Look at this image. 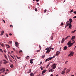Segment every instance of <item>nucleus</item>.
Here are the masks:
<instances>
[{
  "label": "nucleus",
  "instance_id": "f8f14e48",
  "mask_svg": "<svg viewBox=\"0 0 76 76\" xmlns=\"http://www.w3.org/2000/svg\"><path fill=\"white\" fill-rule=\"evenodd\" d=\"M47 72V70L45 69L44 70H43V71H42V74H43V73H45V72Z\"/></svg>",
  "mask_w": 76,
  "mask_h": 76
},
{
  "label": "nucleus",
  "instance_id": "f3484780",
  "mask_svg": "<svg viewBox=\"0 0 76 76\" xmlns=\"http://www.w3.org/2000/svg\"><path fill=\"white\" fill-rule=\"evenodd\" d=\"M64 42V39L63 38L61 41V43H63Z\"/></svg>",
  "mask_w": 76,
  "mask_h": 76
},
{
  "label": "nucleus",
  "instance_id": "423d86ee",
  "mask_svg": "<svg viewBox=\"0 0 76 76\" xmlns=\"http://www.w3.org/2000/svg\"><path fill=\"white\" fill-rule=\"evenodd\" d=\"M5 71V69L4 68H2V69H0V72H4Z\"/></svg>",
  "mask_w": 76,
  "mask_h": 76
},
{
  "label": "nucleus",
  "instance_id": "37998d69",
  "mask_svg": "<svg viewBox=\"0 0 76 76\" xmlns=\"http://www.w3.org/2000/svg\"><path fill=\"white\" fill-rule=\"evenodd\" d=\"M50 48L51 50H54V48Z\"/></svg>",
  "mask_w": 76,
  "mask_h": 76
},
{
  "label": "nucleus",
  "instance_id": "20e7f679",
  "mask_svg": "<svg viewBox=\"0 0 76 76\" xmlns=\"http://www.w3.org/2000/svg\"><path fill=\"white\" fill-rule=\"evenodd\" d=\"M73 54H74V52H71L68 55V56H70V57H71V56H73Z\"/></svg>",
  "mask_w": 76,
  "mask_h": 76
},
{
  "label": "nucleus",
  "instance_id": "bf43d9fd",
  "mask_svg": "<svg viewBox=\"0 0 76 76\" xmlns=\"http://www.w3.org/2000/svg\"><path fill=\"white\" fill-rule=\"evenodd\" d=\"M51 70L50 69L49 70V72H51Z\"/></svg>",
  "mask_w": 76,
  "mask_h": 76
},
{
  "label": "nucleus",
  "instance_id": "09e8293b",
  "mask_svg": "<svg viewBox=\"0 0 76 76\" xmlns=\"http://www.w3.org/2000/svg\"><path fill=\"white\" fill-rule=\"evenodd\" d=\"M73 19H75V18H76V16H74L73 17Z\"/></svg>",
  "mask_w": 76,
  "mask_h": 76
},
{
  "label": "nucleus",
  "instance_id": "774afa93",
  "mask_svg": "<svg viewBox=\"0 0 76 76\" xmlns=\"http://www.w3.org/2000/svg\"><path fill=\"white\" fill-rule=\"evenodd\" d=\"M8 54H10V52H8Z\"/></svg>",
  "mask_w": 76,
  "mask_h": 76
},
{
  "label": "nucleus",
  "instance_id": "a878e982",
  "mask_svg": "<svg viewBox=\"0 0 76 76\" xmlns=\"http://www.w3.org/2000/svg\"><path fill=\"white\" fill-rule=\"evenodd\" d=\"M75 32H76V30H75L74 31H72L71 33L72 34H73V33H75Z\"/></svg>",
  "mask_w": 76,
  "mask_h": 76
},
{
  "label": "nucleus",
  "instance_id": "a19ab883",
  "mask_svg": "<svg viewBox=\"0 0 76 76\" xmlns=\"http://www.w3.org/2000/svg\"><path fill=\"white\" fill-rule=\"evenodd\" d=\"M15 44H18V42H15Z\"/></svg>",
  "mask_w": 76,
  "mask_h": 76
},
{
  "label": "nucleus",
  "instance_id": "79ce46f5",
  "mask_svg": "<svg viewBox=\"0 0 76 76\" xmlns=\"http://www.w3.org/2000/svg\"><path fill=\"white\" fill-rule=\"evenodd\" d=\"M10 56H11V57H12V58L14 59V57H13V56H12V55H10Z\"/></svg>",
  "mask_w": 76,
  "mask_h": 76
},
{
  "label": "nucleus",
  "instance_id": "473e14b6",
  "mask_svg": "<svg viewBox=\"0 0 76 76\" xmlns=\"http://www.w3.org/2000/svg\"><path fill=\"white\" fill-rule=\"evenodd\" d=\"M67 69V68H65L64 69V71H66V69Z\"/></svg>",
  "mask_w": 76,
  "mask_h": 76
},
{
  "label": "nucleus",
  "instance_id": "13d9d810",
  "mask_svg": "<svg viewBox=\"0 0 76 76\" xmlns=\"http://www.w3.org/2000/svg\"><path fill=\"white\" fill-rule=\"evenodd\" d=\"M67 62H68L67 61H66L65 62V63L66 64V63H67Z\"/></svg>",
  "mask_w": 76,
  "mask_h": 76
},
{
  "label": "nucleus",
  "instance_id": "c85d7f7f",
  "mask_svg": "<svg viewBox=\"0 0 76 76\" xmlns=\"http://www.w3.org/2000/svg\"><path fill=\"white\" fill-rule=\"evenodd\" d=\"M45 55H44L42 57V58H44V57H45Z\"/></svg>",
  "mask_w": 76,
  "mask_h": 76
},
{
  "label": "nucleus",
  "instance_id": "b1692460",
  "mask_svg": "<svg viewBox=\"0 0 76 76\" xmlns=\"http://www.w3.org/2000/svg\"><path fill=\"white\" fill-rule=\"evenodd\" d=\"M7 63V61H5V62H3L4 64H6Z\"/></svg>",
  "mask_w": 76,
  "mask_h": 76
},
{
  "label": "nucleus",
  "instance_id": "ea45409f",
  "mask_svg": "<svg viewBox=\"0 0 76 76\" xmlns=\"http://www.w3.org/2000/svg\"><path fill=\"white\" fill-rule=\"evenodd\" d=\"M2 20L3 21H4V23H6V22H5V21L3 19Z\"/></svg>",
  "mask_w": 76,
  "mask_h": 76
},
{
  "label": "nucleus",
  "instance_id": "4c0bfd02",
  "mask_svg": "<svg viewBox=\"0 0 76 76\" xmlns=\"http://www.w3.org/2000/svg\"><path fill=\"white\" fill-rule=\"evenodd\" d=\"M26 58L27 59H28L29 58V56H27V57H26Z\"/></svg>",
  "mask_w": 76,
  "mask_h": 76
},
{
  "label": "nucleus",
  "instance_id": "680f3d73",
  "mask_svg": "<svg viewBox=\"0 0 76 76\" xmlns=\"http://www.w3.org/2000/svg\"><path fill=\"white\" fill-rule=\"evenodd\" d=\"M52 35H54V33H53L52 34Z\"/></svg>",
  "mask_w": 76,
  "mask_h": 76
},
{
  "label": "nucleus",
  "instance_id": "338daca9",
  "mask_svg": "<svg viewBox=\"0 0 76 76\" xmlns=\"http://www.w3.org/2000/svg\"><path fill=\"white\" fill-rule=\"evenodd\" d=\"M10 61L11 62H12V61H12V60H10Z\"/></svg>",
  "mask_w": 76,
  "mask_h": 76
},
{
  "label": "nucleus",
  "instance_id": "ddd939ff",
  "mask_svg": "<svg viewBox=\"0 0 76 76\" xmlns=\"http://www.w3.org/2000/svg\"><path fill=\"white\" fill-rule=\"evenodd\" d=\"M65 73H66V72H65V71L63 70L61 73V74L62 75H64V74H65Z\"/></svg>",
  "mask_w": 76,
  "mask_h": 76
},
{
  "label": "nucleus",
  "instance_id": "5701e85b",
  "mask_svg": "<svg viewBox=\"0 0 76 76\" xmlns=\"http://www.w3.org/2000/svg\"><path fill=\"white\" fill-rule=\"evenodd\" d=\"M10 67L11 68H13V64H12L11 66H10Z\"/></svg>",
  "mask_w": 76,
  "mask_h": 76
},
{
  "label": "nucleus",
  "instance_id": "6e6d98bb",
  "mask_svg": "<svg viewBox=\"0 0 76 76\" xmlns=\"http://www.w3.org/2000/svg\"><path fill=\"white\" fill-rule=\"evenodd\" d=\"M39 48H41V46H40V45H39Z\"/></svg>",
  "mask_w": 76,
  "mask_h": 76
},
{
  "label": "nucleus",
  "instance_id": "58836bf2",
  "mask_svg": "<svg viewBox=\"0 0 76 76\" xmlns=\"http://www.w3.org/2000/svg\"><path fill=\"white\" fill-rule=\"evenodd\" d=\"M40 68L41 69V70H43V68H42V66H41Z\"/></svg>",
  "mask_w": 76,
  "mask_h": 76
},
{
  "label": "nucleus",
  "instance_id": "7ed1b4c3",
  "mask_svg": "<svg viewBox=\"0 0 76 76\" xmlns=\"http://www.w3.org/2000/svg\"><path fill=\"white\" fill-rule=\"evenodd\" d=\"M56 64H54L52 65V69H55L56 68Z\"/></svg>",
  "mask_w": 76,
  "mask_h": 76
},
{
  "label": "nucleus",
  "instance_id": "69168bd1",
  "mask_svg": "<svg viewBox=\"0 0 76 76\" xmlns=\"http://www.w3.org/2000/svg\"><path fill=\"white\" fill-rule=\"evenodd\" d=\"M49 66V64L47 66V67H48Z\"/></svg>",
  "mask_w": 76,
  "mask_h": 76
},
{
  "label": "nucleus",
  "instance_id": "4468645a",
  "mask_svg": "<svg viewBox=\"0 0 76 76\" xmlns=\"http://www.w3.org/2000/svg\"><path fill=\"white\" fill-rule=\"evenodd\" d=\"M67 48V46H65L64 47V50H66Z\"/></svg>",
  "mask_w": 76,
  "mask_h": 76
},
{
  "label": "nucleus",
  "instance_id": "e433bc0d",
  "mask_svg": "<svg viewBox=\"0 0 76 76\" xmlns=\"http://www.w3.org/2000/svg\"><path fill=\"white\" fill-rule=\"evenodd\" d=\"M6 37H9V35H8V34H6Z\"/></svg>",
  "mask_w": 76,
  "mask_h": 76
},
{
  "label": "nucleus",
  "instance_id": "de8ad7c7",
  "mask_svg": "<svg viewBox=\"0 0 76 76\" xmlns=\"http://www.w3.org/2000/svg\"><path fill=\"white\" fill-rule=\"evenodd\" d=\"M51 72H53V71H54V70H53V69H51Z\"/></svg>",
  "mask_w": 76,
  "mask_h": 76
},
{
  "label": "nucleus",
  "instance_id": "3c124183",
  "mask_svg": "<svg viewBox=\"0 0 76 76\" xmlns=\"http://www.w3.org/2000/svg\"><path fill=\"white\" fill-rule=\"evenodd\" d=\"M47 12V10H45L44 11V12L45 13V12Z\"/></svg>",
  "mask_w": 76,
  "mask_h": 76
},
{
  "label": "nucleus",
  "instance_id": "dca6fc26",
  "mask_svg": "<svg viewBox=\"0 0 76 76\" xmlns=\"http://www.w3.org/2000/svg\"><path fill=\"white\" fill-rule=\"evenodd\" d=\"M72 24H70V25H69V28H70V29H72Z\"/></svg>",
  "mask_w": 76,
  "mask_h": 76
},
{
  "label": "nucleus",
  "instance_id": "cd10ccee",
  "mask_svg": "<svg viewBox=\"0 0 76 76\" xmlns=\"http://www.w3.org/2000/svg\"><path fill=\"white\" fill-rule=\"evenodd\" d=\"M31 69H30L29 70V72H28V73H31Z\"/></svg>",
  "mask_w": 76,
  "mask_h": 76
},
{
  "label": "nucleus",
  "instance_id": "72a5a7b5",
  "mask_svg": "<svg viewBox=\"0 0 76 76\" xmlns=\"http://www.w3.org/2000/svg\"><path fill=\"white\" fill-rule=\"evenodd\" d=\"M61 26H63V25H64V23H62L61 24Z\"/></svg>",
  "mask_w": 76,
  "mask_h": 76
},
{
  "label": "nucleus",
  "instance_id": "864d4df0",
  "mask_svg": "<svg viewBox=\"0 0 76 76\" xmlns=\"http://www.w3.org/2000/svg\"><path fill=\"white\" fill-rule=\"evenodd\" d=\"M3 61H4V62L6 61V60H4V59L3 60Z\"/></svg>",
  "mask_w": 76,
  "mask_h": 76
},
{
  "label": "nucleus",
  "instance_id": "6ab92c4d",
  "mask_svg": "<svg viewBox=\"0 0 76 76\" xmlns=\"http://www.w3.org/2000/svg\"><path fill=\"white\" fill-rule=\"evenodd\" d=\"M0 45L2 47H4V43L1 44L0 43Z\"/></svg>",
  "mask_w": 76,
  "mask_h": 76
},
{
  "label": "nucleus",
  "instance_id": "39448f33",
  "mask_svg": "<svg viewBox=\"0 0 76 76\" xmlns=\"http://www.w3.org/2000/svg\"><path fill=\"white\" fill-rule=\"evenodd\" d=\"M48 58L46 60H45V62H47V61H49V60H52V58Z\"/></svg>",
  "mask_w": 76,
  "mask_h": 76
},
{
  "label": "nucleus",
  "instance_id": "9d476101",
  "mask_svg": "<svg viewBox=\"0 0 76 76\" xmlns=\"http://www.w3.org/2000/svg\"><path fill=\"white\" fill-rule=\"evenodd\" d=\"M34 59H31L30 61V63L32 64V63H33V61H34Z\"/></svg>",
  "mask_w": 76,
  "mask_h": 76
},
{
  "label": "nucleus",
  "instance_id": "6e6552de",
  "mask_svg": "<svg viewBox=\"0 0 76 76\" xmlns=\"http://www.w3.org/2000/svg\"><path fill=\"white\" fill-rule=\"evenodd\" d=\"M70 69H68L66 71V73H69L70 72Z\"/></svg>",
  "mask_w": 76,
  "mask_h": 76
},
{
  "label": "nucleus",
  "instance_id": "0e129e2a",
  "mask_svg": "<svg viewBox=\"0 0 76 76\" xmlns=\"http://www.w3.org/2000/svg\"><path fill=\"white\" fill-rule=\"evenodd\" d=\"M42 64V62L41 61L40 62V64Z\"/></svg>",
  "mask_w": 76,
  "mask_h": 76
},
{
  "label": "nucleus",
  "instance_id": "0eeeda50",
  "mask_svg": "<svg viewBox=\"0 0 76 76\" xmlns=\"http://www.w3.org/2000/svg\"><path fill=\"white\" fill-rule=\"evenodd\" d=\"M60 53V51H57L56 53V55L58 56V54Z\"/></svg>",
  "mask_w": 76,
  "mask_h": 76
},
{
  "label": "nucleus",
  "instance_id": "4d7b16f0",
  "mask_svg": "<svg viewBox=\"0 0 76 76\" xmlns=\"http://www.w3.org/2000/svg\"><path fill=\"white\" fill-rule=\"evenodd\" d=\"M10 27H12V26H13V25H11L10 26Z\"/></svg>",
  "mask_w": 76,
  "mask_h": 76
},
{
  "label": "nucleus",
  "instance_id": "f704fd0d",
  "mask_svg": "<svg viewBox=\"0 0 76 76\" xmlns=\"http://www.w3.org/2000/svg\"><path fill=\"white\" fill-rule=\"evenodd\" d=\"M0 51H1V52H2V53H3V50H2V49H0Z\"/></svg>",
  "mask_w": 76,
  "mask_h": 76
},
{
  "label": "nucleus",
  "instance_id": "c9c22d12",
  "mask_svg": "<svg viewBox=\"0 0 76 76\" xmlns=\"http://www.w3.org/2000/svg\"><path fill=\"white\" fill-rule=\"evenodd\" d=\"M19 45L18 44H15V46L16 47H18Z\"/></svg>",
  "mask_w": 76,
  "mask_h": 76
},
{
  "label": "nucleus",
  "instance_id": "f03ea898",
  "mask_svg": "<svg viewBox=\"0 0 76 76\" xmlns=\"http://www.w3.org/2000/svg\"><path fill=\"white\" fill-rule=\"evenodd\" d=\"M50 48H47L45 49V50H47V51L46 52V53H49L51 51V49H50Z\"/></svg>",
  "mask_w": 76,
  "mask_h": 76
},
{
  "label": "nucleus",
  "instance_id": "a211bd4d",
  "mask_svg": "<svg viewBox=\"0 0 76 76\" xmlns=\"http://www.w3.org/2000/svg\"><path fill=\"white\" fill-rule=\"evenodd\" d=\"M3 34H4V31H1V35H3Z\"/></svg>",
  "mask_w": 76,
  "mask_h": 76
},
{
  "label": "nucleus",
  "instance_id": "4be33fe9",
  "mask_svg": "<svg viewBox=\"0 0 76 76\" xmlns=\"http://www.w3.org/2000/svg\"><path fill=\"white\" fill-rule=\"evenodd\" d=\"M4 57L5 58H6V59H7V60H8V59L7 58V56H6V55H4Z\"/></svg>",
  "mask_w": 76,
  "mask_h": 76
},
{
  "label": "nucleus",
  "instance_id": "5fc2aeb1",
  "mask_svg": "<svg viewBox=\"0 0 76 76\" xmlns=\"http://www.w3.org/2000/svg\"><path fill=\"white\" fill-rule=\"evenodd\" d=\"M55 56H53V57H51V58H52V59L53 58H54V57H55Z\"/></svg>",
  "mask_w": 76,
  "mask_h": 76
},
{
  "label": "nucleus",
  "instance_id": "8fccbe9b",
  "mask_svg": "<svg viewBox=\"0 0 76 76\" xmlns=\"http://www.w3.org/2000/svg\"><path fill=\"white\" fill-rule=\"evenodd\" d=\"M9 35L12 36V34L11 33H10V34H9Z\"/></svg>",
  "mask_w": 76,
  "mask_h": 76
},
{
  "label": "nucleus",
  "instance_id": "603ef678",
  "mask_svg": "<svg viewBox=\"0 0 76 76\" xmlns=\"http://www.w3.org/2000/svg\"><path fill=\"white\" fill-rule=\"evenodd\" d=\"M4 53H6V50H4Z\"/></svg>",
  "mask_w": 76,
  "mask_h": 76
},
{
  "label": "nucleus",
  "instance_id": "2eb2a0df",
  "mask_svg": "<svg viewBox=\"0 0 76 76\" xmlns=\"http://www.w3.org/2000/svg\"><path fill=\"white\" fill-rule=\"evenodd\" d=\"M70 23H66V26H69V25H70Z\"/></svg>",
  "mask_w": 76,
  "mask_h": 76
},
{
  "label": "nucleus",
  "instance_id": "a18cd8bd",
  "mask_svg": "<svg viewBox=\"0 0 76 76\" xmlns=\"http://www.w3.org/2000/svg\"><path fill=\"white\" fill-rule=\"evenodd\" d=\"M35 11L36 12H37V9H36V8H35Z\"/></svg>",
  "mask_w": 76,
  "mask_h": 76
},
{
  "label": "nucleus",
  "instance_id": "412c9836",
  "mask_svg": "<svg viewBox=\"0 0 76 76\" xmlns=\"http://www.w3.org/2000/svg\"><path fill=\"white\" fill-rule=\"evenodd\" d=\"M53 36H52L50 38L51 40H53Z\"/></svg>",
  "mask_w": 76,
  "mask_h": 76
},
{
  "label": "nucleus",
  "instance_id": "052dcab7",
  "mask_svg": "<svg viewBox=\"0 0 76 76\" xmlns=\"http://www.w3.org/2000/svg\"><path fill=\"white\" fill-rule=\"evenodd\" d=\"M13 50H14V51H15V50H16V49H15L14 48H13Z\"/></svg>",
  "mask_w": 76,
  "mask_h": 76
},
{
  "label": "nucleus",
  "instance_id": "bb28decb",
  "mask_svg": "<svg viewBox=\"0 0 76 76\" xmlns=\"http://www.w3.org/2000/svg\"><path fill=\"white\" fill-rule=\"evenodd\" d=\"M69 37H70V36H68L67 37H66L65 38V40H66V39H67Z\"/></svg>",
  "mask_w": 76,
  "mask_h": 76
},
{
  "label": "nucleus",
  "instance_id": "e2e57ef3",
  "mask_svg": "<svg viewBox=\"0 0 76 76\" xmlns=\"http://www.w3.org/2000/svg\"><path fill=\"white\" fill-rule=\"evenodd\" d=\"M36 0V1H37V2H38L39 0Z\"/></svg>",
  "mask_w": 76,
  "mask_h": 76
},
{
  "label": "nucleus",
  "instance_id": "9b49d317",
  "mask_svg": "<svg viewBox=\"0 0 76 76\" xmlns=\"http://www.w3.org/2000/svg\"><path fill=\"white\" fill-rule=\"evenodd\" d=\"M5 45L7 47V48H10V46H9V45L5 44Z\"/></svg>",
  "mask_w": 76,
  "mask_h": 76
},
{
  "label": "nucleus",
  "instance_id": "aec40b11",
  "mask_svg": "<svg viewBox=\"0 0 76 76\" xmlns=\"http://www.w3.org/2000/svg\"><path fill=\"white\" fill-rule=\"evenodd\" d=\"M75 36H73L72 37L71 39H75Z\"/></svg>",
  "mask_w": 76,
  "mask_h": 76
},
{
  "label": "nucleus",
  "instance_id": "393cba45",
  "mask_svg": "<svg viewBox=\"0 0 76 76\" xmlns=\"http://www.w3.org/2000/svg\"><path fill=\"white\" fill-rule=\"evenodd\" d=\"M8 44H12V41H10L9 42H8Z\"/></svg>",
  "mask_w": 76,
  "mask_h": 76
},
{
  "label": "nucleus",
  "instance_id": "f257e3e1",
  "mask_svg": "<svg viewBox=\"0 0 76 76\" xmlns=\"http://www.w3.org/2000/svg\"><path fill=\"white\" fill-rule=\"evenodd\" d=\"M72 42V41L71 40H70L68 43L67 45H68L69 47H71L75 42L74 41L73 43H71Z\"/></svg>",
  "mask_w": 76,
  "mask_h": 76
},
{
  "label": "nucleus",
  "instance_id": "c03bdc74",
  "mask_svg": "<svg viewBox=\"0 0 76 76\" xmlns=\"http://www.w3.org/2000/svg\"><path fill=\"white\" fill-rule=\"evenodd\" d=\"M73 13H74L75 14H76V11H74V12H73Z\"/></svg>",
  "mask_w": 76,
  "mask_h": 76
},
{
  "label": "nucleus",
  "instance_id": "2f4dec72",
  "mask_svg": "<svg viewBox=\"0 0 76 76\" xmlns=\"http://www.w3.org/2000/svg\"><path fill=\"white\" fill-rule=\"evenodd\" d=\"M40 50H41V48H40L39 50H37V52H39Z\"/></svg>",
  "mask_w": 76,
  "mask_h": 76
},
{
  "label": "nucleus",
  "instance_id": "c756f323",
  "mask_svg": "<svg viewBox=\"0 0 76 76\" xmlns=\"http://www.w3.org/2000/svg\"><path fill=\"white\" fill-rule=\"evenodd\" d=\"M73 10H72L69 11V12L70 13H72V12H73Z\"/></svg>",
  "mask_w": 76,
  "mask_h": 76
},
{
  "label": "nucleus",
  "instance_id": "7c9ffc66",
  "mask_svg": "<svg viewBox=\"0 0 76 76\" xmlns=\"http://www.w3.org/2000/svg\"><path fill=\"white\" fill-rule=\"evenodd\" d=\"M17 58L18 59H19L20 58V57H18V56H16Z\"/></svg>",
  "mask_w": 76,
  "mask_h": 76
},
{
  "label": "nucleus",
  "instance_id": "49530a36",
  "mask_svg": "<svg viewBox=\"0 0 76 76\" xmlns=\"http://www.w3.org/2000/svg\"><path fill=\"white\" fill-rule=\"evenodd\" d=\"M19 53H22V50H20V51H19Z\"/></svg>",
  "mask_w": 76,
  "mask_h": 76
},
{
  "label": "nucleus",
  "instance_id": "1a4fd4ad",
  "mask_svg": "<svg viewBox=\"0 0 76 76\" xmlns=\"http://www.w3.org/2000/svg\"><path fill=\"white\" fill-rule=\"evenodd\" d=\"M69 21L70 24H72V22H73V20H72V19L70 18L69 19Z\"/></svg>",
  "mask_w": 76,
  "mask_h": 76
}]
</instances>
